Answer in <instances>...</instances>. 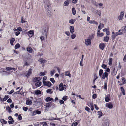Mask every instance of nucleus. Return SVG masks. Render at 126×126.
Here are the masks:
<instances>
[{
    "instance_id": "f257e3e1",
    "label": "nucleus",
    "mask_w": 126,
    "mask_h": 126,
    "mask_svg": "<svg viewBox=\"0 0 126 126\" xmlns=\"http://www.w3.org/2000/svg\"><path fill=\"white\" fill-rule=\"evenodd\" d=\"M45 8L47 10V11H50V10L51 6L49 2L48 1H44ZM48 12V11H47Z\"/></svg>"
},
{
    "instance_id": "f03ea898",
    "label": "nucleus",
    "mask_w": 126,
    "mask_h": 126,
    "mask_svg": "<svg viewBox=\"0 0 126 126\" xmlns=\"http://www.w3.org/2000/svg\"><path fill=\"white\" fill-rule=\"evenodd\" d=\"M54 105V103L51 102L49 103H47L46 105H44V106H45V108H46V110H48L49 108L51 107L52 106H53Z\"/></svg>"
},
{
    "instance_id": "7ed1b4c3",
    "label": "nucleus",
    "mask_w": 126,
    "mask_h": 126,
    "mask_svg": "<svg viewBox=\"0 0 126 126\" xmlns=\"http://www.w3.org/2000/svg\"><path fill=\"white\" fill-rule=\"evenodd\" d=\"M26 33L30 37H32L34 35V31L32 30H30L29 32H26Z\"/></svg>"
},
{
    "instance_id": "20e7f679",
    "label": "nucleus",
    "mask_w": 126,
    "mask_h": 126,
    "mask_svg": "<svg viewBox=\"0 0 126 126\" xmlns=\"http://www.w3.org/2000/svg\"><path fill=\"white\" fill-rule=\"evenodd\" d=\"M59 90L60 91H62L65 88L64 87V86H66L65 85H64L62 83H61L59 85Z\"/></svg>"
},
{
    "instance_id": "39448f33",
    "label": "nucleus",
    "mask_w": 126,
    "mask_h": 126,
    "mask_svg": "<svg viewBox=\"0 0 126 126\" xmlns=\"http://www.w3.org/2000/svg\"><path fill=\"white\" fill-rule=\"evenodd\" d=\"M43 82L44 85L49 87H50L52 85L51 83L49 81H43Z\"/></svg>"
},
{
    "instance_id": "423d86ee",
    "label": "nucleus",
    "mask_w": 126,
    "mask_h": 126,
    "mask_svg": "<svg viewBox=\"0 0 126 126\" xmlns=\"http://www.w3.org/2000/svg\"><path fill=\"white\" fill-rule=\"evenodd\" d=\"M124 12L123 11H121V12L120 15L118 17V19L120 20H122L124 16Z\"/></svg>"
},
{
    "instance_id": "0eeeda50",
    "label": "nucleus",
    "mask_w": 126,
    "mask_h": 126,
    "mask_svg": "<svg viewBox=\"0 0 126 126\" xmlns=\"http://www.w3.org/2000/svg\"><path fill=\"white\" fill-rule=\"evenodd\" d=\"M108 73L106 72H105L102 74V78L104 79H105L106 78H107L108 79Z\"/></svg>"
},
{
    "instance_id": "6e6552de",
    "label": "nucleus",
    "mask_w": 126,
    "mask_h": 126,
    "mask_svg": "<svg viewBox=\"0 0 126 126\" xmlns=\"http://www.w3.org/2000/svg\"><path fill=\"white\" fill-rule=\"evenodd\" d=\"M105 106L106 107L110 109H112L113 107L112 104L110 102L106 103V104Z\"/></svg>"
},
{
    "instance_id": "1a4fd4ad",
    "label": "nucleus",
    "mask_w": 126,
    "mask_h": 126,
    "mask_svg": "<svg viewBox=\"0 0 126 126\" xmlns=\"http://www.w3.org/2000/svg\"><path fill=\"white\" fill-rule=\"evenodd\" d=\"M91 43V40L90 39H85V44L87 46L90 45Z\"/></svg>"
},
{
    "instance_id": "9d476101",
    "label": "nucleus",
    "mask_w": 126,
    "mask_h": 126,
    "mask_svg": "<svg viewBox=\"0 0 126 126\" xmlns=\"http://www.w3.org/2000/svg\"><path fill=\"white\" fill-rule=\"evenodd\" d=\"M32 69L31 68H30L28 71H27V73L26 75H25V76L27 78H28L29 76H30L31 74L32 73Z\"/></svg>"
},
{
    "instance_id": "9b49d317",
    "label": "nucleus",
    "mask_w": 126,
    "mask_h": 126,
    "mask_svg": "<svg viewBox=\"0 0 126 126\" xmlns=\"http://www.w3.org/2000/svg\"><path fill=\"white\" fill-rule=\"evenodd\" d=\"M47 28L48 27H47L46 26L45 27L43 32V35H47Z\"/></svg>"
},
{
    "instance_id": "f8f14e48",
    "label": "nucleus",
    "mask_w": 126,
    "mask_h": 126,
    "mask_svg": "<svg viewBox=\"0 0 126 126\" xmlns=\"http://www.w3.org/2000/svg\"><path fill=\"white\" fill-rule=\"evenodd\" d=\"M110 96L109 94H108L106 95L105 98V101L106 102H108L109 101L110 99Z\"/></svg>"
},
{
    "instance_id": "ddd939ff",
    "label": "nucleus",
    "mask_w": 126,
    "mask_h": 126,
    "mask_svg": "<svg viewBox=\"0 0 126 126\" xmlns=\"http://www.w3.org/2000/svg\"><path fill=\"white\" fill-rule=\"evenodd\" d=\"M41 80L40 78L39 77H37L33 78L32 79V81L35 82L37 81H39Z\"/></svg>"
},
{
    "instance_id": "4468645a",
    "label": "nucleus",
    "mask_w": 126,
    "mask_h": 126,
    "mask_svg": "<svg viewBox=\"0 0 126 126\" xmlns=\"http://www.w3.org/2000/svg\"><path fill=\"white\" fill-rule=\"evenodd\" d=\"M40 62L41 64H43L47 62V61L43 58L40 59L38 60Z\"/></svg>"
},
{
    "instance_id": "2eb2a0df",
    "label": "nucleus",
    "mask_w": 126,
    "mask_h": 126,
    "mask_svg": "<svg viewBox=\"0 0 126 126\" xmlns=\"http://www.w3.org/2000/svg\"><path fill=\"white\" fill-rule=\"evenodd\" d=\"M105 44L104 43H101L99 45L100 48L102 50H103L105 47Z\"/></svg>"
},
{
    "instance_id": "dca6fc26",
    "label": "nucleus",
    "mask_w": 126,
    "mask_h": 126,
    "mask_svg": "<svg viewBox=\"0 0 126 126\" xmlns=\"http://www.w3.org/2000/svg\"><path fill=\"white\" fill-rule=\"evenodd\" d=\"M45 100L46 102H47L51 101H53L54 100L52 98H51L49 97H47L46 98Z\"/></svg>"
},
{
    "instance_id": "f3484780",
    "label": "nucleus",
    "mask_w": 126,
    "mask_h": 126,
    "mask_svg": "<svg viewBox=\"0 0 126 126\" xmlns=\"http://www.w3.org/2000/svg\"><path fill=\"white\" fill-rule=\"evenodd\" d=\"M26 104L30 106L32 104V102L31 100H27L26 101Z\"/></svg>"
},
{
    "instance_id": "a211bd4d",
    "label": "nucleus",
    "mask_w": 126,
    "mask_h": 126,
    "mask_svg": "<svg viewBox=\"0 0 126 126\" xmlns=\"http://www.w3.org/2000/svg\"><path fill=\"white\" fill-rule=\"evenodd\" d=\"M70 32L72 34H73L75 31L74 27L72 26H70Z\"/></svg>"
},
{
    "instance_id": "6ab92c4d",
    "label": "nucleus",
    "mask_w": 126,
    "mask_h": 126,
    "mask_svg": "<svg viewBox=\"0 0 126 126\" xmlns=\"http://www.w3.org/2000/svg\"><path fill=\"white\" fill-rule=\"evenodd\" d=\"M100 30H98L97 32V35L98 36L102 37L104 35V34L102 33H100Z\"/></svg>"
},
{
    "instance_id": "aec40b11",
    "label": "nucleus",
    "mask_w": 126,
    "mask_h": 126,
    "mask_svg": "<svg viewBox=\"0 0 126 126\" xmlns=\"http://www.w3.org/2000/svg\"><path fill=\"white\" fill-rule=\"evenodd\" d=\"M121 30H119L118 31V32H115L114 33V34L116 36H117L118 35L122 34H123V33L122 32H120Z\"/></svg>"
},
{
    "instance_id": "412c9836",
    "label": "nucleus",
    "mask_w": 126,
    "mask_h": 126,
    "mask_svg": "<svg viewBox=\"0 0 126 126\" xmlns=\"http://www.w3.org/2000/svg\"><path fill=\"white\" fill-rule=\"evenodd\" d=\"M27 51L29 53H32V52L33 50L30 47H28L27 48Z\"/></svg>"
},
{
    "instance_id": "4be33fe9",
    "label": "nucleus",
    "mask_w": 126,
    "mask_h": 126,
    "mask_svg": "<svg viewBox=\"0 0 126 126\" xmlns=\"http://www.w3.org/2000/svg\"><path fill=\"white\" fill-rule=\"evenodd\" d=\"M47 35H44L40 37V39L42 42H43L44 40L46 38L47 39Z\"/></svg>"
},
{
    "instance_id": "5701e85b",
    "label": "nucleus",
    "mask_w": 126,
    "mask_h": 126,
    "mask_svg": "<svg viewBox=\"0 0 126 126\" xmlns=\"http://www.w3.org/2000/svg\"><path fill=\"white\" fill-rule=\"evenodd\" d=\"M120 30L123 32H126V25L125 26H123L122 27Z\"/></svg>"
},
{
    "instance_id": "b1692460",
    "label": "nucleus",
    "mask_w": 126,
    "mask_h": 126,
    "mask_svg": "<svg viewBox=\"0 0 126 126\" xmlns=\"http://www.w3.org/2000/svg\"><path fill=\"white\" fill-rule=\"evenodd\" d=\"M104 25L102 23H100L98 27V30H101L104 27Z\"/></svg>"
},
{
    "instance_id": "393cba45",
    "label": "nucleus",
    "mask_w": 126,
    "mask_h": 126,
    "mask_svg": "<svg viewBox=\"0 0 126 126\" xmlns=\"http://www.w3.org/2000/svg\"><path fill=\"white\" fill-rule=\"evenodd\" d=\"M89 23L91 24H95L96 25H97L98 24V23L96 21L93 20H90L88 22Z\"/></svg>"
},
{
    "instance_id": "a878e982",
    "label": "nucleus",
    "mask_w": 126,
    "mask_h": 126,
    "mask_svg": "<svg viewBox=\"0 0 126 126\" xmlns=\"http://www.w3.org/2000/svg\"><path fill=\"white\" fill-rule=\"evenodd\" d=\"M103 70L101 69H100L99 72V75L100 77L101 78L102 74H103Z\"/></svg>"
},
{
    "instance_id": "bb28decb",
    "label": "nucleus",
    "mask_w": 126,
    "mask_h": 126,
    "mask_svg": "<svg viewBox=\"0 0 126 126\" xmlns=\"http://www.w3.org/2000/svg\"><path fill=\"white\" fill-rule=\"evenodd\" d=\"M41 82L39 81L35 84V85L37 87H39L41 85Z\"/></svg>"
},
{
    "instance_id": "cd10ccee",
    "label": "nucleus",
    "mask_w": 126,
    "mask_h": 126,
    "mask_svg": "<svg viewBox=\"0 0 126 126\" xmlns=\"http://www.w3.org/2000/svg\"><path fill=\"white\" fill-rule=\"evenodd\" d=\"M0 121L1 123L2 124H6L7 123V122L4 119H0Z\"/></svg>"
},
{
    "instance_id": "c85d7f7f",
    "label": "nucleus",
    "mask_w": 126,
    "mask_h": 126,
    "mask_svg": "<svg viewBox=\"0 0 126 126\" xmlns=\"http://www.w3.org/2000/svg\"><path fill=\"white\" fill-rule=\"evenodd\" d=\"M15 40V39L14 38H12L10 40V43L11 45L13 46L14 45L13 43Z\"/></svg>"
},
{
    "instance_id": "c756f323",
    "label": "nucleus",
    "mask_w": 126,
    "mask_h": 126,
    "mask_svg": "<svg viewBox=\"0 0 126 126\" xmlns=\"http://www.w3.org/2000/svg\"><path fill=\"white\" fill-rule=\"evenodd\" d=\"M9 95H5L4 96V97L3 98V101H6L7 99L9 97Z\"/></svg>"
},
{
    "instance_id": "7c9ffc66",
    "label": "nucleus",
    "mask_w": 126,
    "mask_h": 126,
    "mask_svg": "<svg viewBox=\"0 0 126 126\" xmlns=\"http://www.w3.org/2000/svg\"><path fill=\"white\" fill-rule=\"evenodd\" d=\"M35 93L36 94H41V92L40 90H37L35 92Z\"/></svg>"
},
{
    "instance_id": "2f4dec72",
    "label": "nucleus",
    "mask_w": 126,
    "mask_h": 126,
    "mask_svg": "<svg viewBox=\"0 0 126 126\" xmlns=\"http://www.w3.org/2000/svg\"><path fill=\"white\" fill-rule=\"evenodd\" d=\"M22 88H21L19 90V91L15 92L14 93V94H22L21 93H20V91L22 89Z\"/></svg>"
},
{
    "instance_id": "473e14b6",
    "label": "nucleus",
    "mask_w": 126,
    "mask_h": 126,
    "mask_svg": "<svg viewBox=\"0 0 126 126\" xmlns=\"http://www.w3.org/2000/svg\"><path fill=\"white\" fill-rule=\"evenodd\" d=\"M51 89H49L47 90L46 91V92L47 93H48L49 94H51L53 92L52 91H51Z\"/></svg>"
},
{
    "instance_id": "72a5a7b5",
    "label": "nucleus",
    "mask_w": 126,
    "mask_h": 126,
    "mask_svg": "<svg viewBox=\"0 0 126 126\" xmlns=\"http://www.w3.org/2000/svg\"><path fill=\"white\" fill-rule=\"evenodd\" d=\"M120 89H121L122 93H123V95H125V91L123 87H121L120 88Z\"/></svg>"
},
{
    "instance_id": "f704fd0d",
    "label": "nucleus",
    "mask_w": 126,
    "mask_h": 126,
    "mask_svg": "<svg viewBox=\"0 0 126 126\" xmlns=\"http://www.w3.org/2000/svg\"><path fill=\"white\" fill-rule=\"evenodd\" d=\"M89 106L91 108V110H93L94 108L93 103H90V105Z\"/></svg>"
},
{
    "instance_id": "c9c22d12",
    "label": "nucleus",
    "mask_w": 126,
    "mask_h": 126,
    "mask_svg": "<svg viewBox=\"0 0 126 126\" xmlns=\"http://www.w3.org/2000/svg\"><path fill=\"white\" fill-rule=\"evenodd\" d=\"M98 114L99 115L98 117V118H100V117H101L103 113L101 111H99L97 112Z\"/></svg>"
},
{
    "instance_id": "e433bc0d",
    "label": "nucleus",
    "mask_w": 126,
    "mask_h": 126,
    "mask_svg": "<svg viewBox=\"0 0 126 126\" xmlns=\"http://www.w3.org/2000/svg\"><path fill=\"white\" fill-rule=\"evenodd\" d=\"M6 110H8V112L9 113L11 112L12 111L11 110V108L9 106L6 107Z\"/></svg>"
},
{
    "instance_id": "4c0bfd02",
    "label": "nucleus",
    "mask_w": 126,
    "mask_h": 126,
    "mask_svg": "<svg viewBox=\"0 0 126 126\" xmlns=\"http://www.w3.org/2000/svg\"><path fill=\"white\" fill-rule=\"evenodd\" d=\"M109 39V37L108 36H106L105 37H104V40L105 42H108Z\"/></svg>"
},
{
    "instance_id": "58836bf2",
    "label": "nucleus",
    "mask_w": 126,
    "mask_h": 126,
    "mask_svg": "<svg viewBox=\"0 0 126 126\" xmlns=\"http://www.w3.org/2000/svg\"><path fill=\"white\" fill-rule=\"evenodd\" d=\"M65 75L66 76H68L70 77H71V74H70L69 72V71L66 72L65 74Z\"/></svg>"
},
{
    "instance_id": "ea45409f",
    "label": "nucleus",
    "mask_w": 126,
    "mask_h": 126,
    "mask_svg": "<svg viewBox=\"0 0 126 126\" xmlns=\"http://www.w3.org/2000/svg\"><path fill=\"white\" fill-rule=\"evenodd\" d=\"M75 21V19H71L70 20H69V23L71 24H73L74 23Z\"/></svg>"
},
{
    "instance_id": "a19ab883",
    "label": "nucleus",
    "mask_w": 126,
    "mask_h": 126,
    "mask_svg": "<svg viewBox=\"0 0 126 126\" xmlns=\"http://www.w3.org/2000/svg\"><path fill=\"white\" fill-rule=\"evenodd\" d=\"M69 4V1L68 0H67L66 1H65L64 2V6H67Z\"/></svg>"
},
{
    "instance_id": "79ce46f5",
    "label": "nucleus",
    "mask_w": 126,
    "mask_h": 126,
    "mask_svg": "<svg viewBox=\"0 0 126 126\" xmlns=\"http://www.w3.org/2000/svg\"><path fill=\"white\" fill-rule=\"evenodd\" d=\"M20 47V45L19 43L17 44L15 46V48L16 49L19 48Z\"/></svg>"
},
{
    "instance_id": "37998d69",
    "label": "nucleus",
    "mask_w": 126,
    "mask_h": 126,
    "mask_svg": "<svg viewBox=\"0 0 126 126\" xmlns=\"http://www.w3.org/2000/svg\"><path fill=\"white\" fill-rule=\"evenodd\" d=\"M47 72L46 71H45L44 72H40L39 74L40 76H44L45 75L46 73Z\"/></svg>"
},
{
    "instance_id": "c03bdc74",
    "label": "nucleus",
    "mask_w": 126,
    "mask_h": 126,
    "mask_svg": "<svg viewBox=\"0 0 126 126\" xmlns=\"http://www.w3.org/2000/svg\"><path fill=\"white\" fill-rule=\"evenodd\" d=\"M72 12L73 15H74L76 14V11L74 8H73L72 9Z\"/></svg>"
},
{
    "instance_id": "a18cd8bd",
    "label": "nucleus",
    "mask_w": 126,
    "mask_h": 126,
    "mask_svg": "<svg viewBox=\"0 0 126 126\" xmlns=\"http://www.w3.org/2000/svg\"><path fill=\"white\" fill-rule=\"evenodd\" d=\"M112 58H110L109 60V64L111 65L112 62Z\"/></svg>"
},
{
    "instance_id": "49530a36",
    "label": "nucleus",
    "mask_w": 126,
    "mask_h": 126,
    "mask_svg": "<svg viewBox=\"0 0 126 126\" xmlns=\"http://www.w3.org/2000/svg\"><path fill=\"white\" fill-rule=\"evenodd\" d=\"M122 82L123 83V84H125L126 83V79H125L124 78V77H122Z\"/></svg>"
},
{
    "instance_id": "de8ad7c7",
    "label": "nucleus",
    "mask_w": 126,
    "mask_h": 126,
    "mask_svg": "<svg viewBox=\"0 0 126 126\" xmlns=\"http://www.w3.org/2000/svg\"><path fill=\"white\" fill-rule=\"evenodd\" d=\"M36 113L35 111V110H34V111L32 112L31 113V115L32 116H34L36 115Z\"/></svg>"
},
{
    "instance_id": "09e8293b",
    "label": "nucleus",
    "mask_w": 126,
    "mask_h": 126,
    "mask_svg": "<svg viewBox=\"0 0 126 126\" xmlns=\"http://www.w3.org/2000/svg\"><path fill=\"white\" fill-rule=\"evenodd\" d=\"M96 13L98 14L99 16H100L101 11L100 10H97Z\"/></svg>"
},
{
    "instance_id": "8fccbe9b",
    "label": "nucleus",
    "mask_w": 126,
    "mask_h": 126,
    "mask_svg": "<svg viewBox=\"0 0 126 126\" xmlns=\"http://www.w3.org/2000/svg\"><path fill=\"white\" fill-rule=\"evenodd\" d=\"M36 114H41V112L40 111H39L38 110H35Z\"/></svg>"
},
{
    "instance_id": "3c124183",
    "label": "nucleus",
    "mask_w": 126,
    "mask_h": 126,
    "mask_svg": "<svg viewBox=\"0 0 126 126\" xmlns=\"http://www.w3.org/2000/svg\"><path fill=\"white\" fill-rule=\"evenodd\" d=\"M55 72V70H53L52 71L50 72V75L51 76L53 75L54 74Z\"/></svg>"
},
{
    "instance_id": "603ef678",
    "label": "nucleus",
    "mask_w": 126,
    "mask_h": 126,
    "mask_svg": "<svg viewBox=\"0 0 126 126\" xmlns=\"http://www.w3.org/2000/svg\"><path fill=\"white\" fill-rule=\"evenodd\" d=\"M50 81L52 82L54 84L55 82V81L54 79L53 78H51L50 79Z\"/></svg>"
},
{
    "instance_id": "864d4df0",
    "label": "nucleus",
    "mask_w": 126,
    "mask_h": 126,
    "mask_svg": "<svg viewBox=\"0 0 126 126\" xmlns=\"http://www.w3.org/2000/svg\"><path fill=\"white\" fill-rule=\"evenodd\" d=\"M22 109L24 111H26L28 109V108L26 107H23L22 108Z\"/></svg>"
},
{
    "instance_id": "5fc2aeb1",
    "label": "nucleus",
    "mask_w": 126,
    "mask_h": 126,
    "mask_svg": "<svg viewBox=\"0 0 126 126\" xmlns=\"http://www.w3.org/2000/svg\"><path fill=\"white\" fill-rule=\"evenodd\" d=\"M85 110L88 111L89 112H90V109L88 107H86L85 108Z\"/></svg>"
},
{
    "instance_id": "6e6d98bb",
    "label": "nucleus",
    "mask_w": 126,
    "mask_h": 126,
    "mask_svg": "<svg viewBox=\"0 0 126 126\" xmlns=\"http://www.w3.org/2000/svg\"><path fill=\"white\" fill-rule=\"evenodd\" d=\"M104 89L106 90L107 89V84L106 82H105Z\"/></svg>"
},
{
    "instance_id": "4d7b16f0",
    "label": "nucleus",
    "mask_w": 126,
    "mask_h": 126,
    "mask_svg": "<svg viewBox=\"0 0 126 126\" xmlns=\"http://www.w3.org/2000/svg\"><path fill=\"white\" fill-rule=\"evenodd\" d=\"M67 99V96H64L63 97L62 99L64 101H66Z\"/></svg>"
},
{
    "instance_id": "13d9d810",
    "label": "nucleus",
    "mask_w": 126,
    "mask_h": 126,
    "mask_svg": "<svg viewBox=\"0 0 126 126\" xmlns=\"http://www.w3.org/2000/svg\"><path fill=\"white\" fill-rule=\"evenodd\" d=\"M101 66L103 68L105 69H106L107 67V66L104 64H103Z\"/></svg>"
},
{
    "instance_id": "bf43d9fd",
    "label": "nucleus",
    "mask_w": 126,
    "mask_h": 126,
    "mask_svg": "<svg viewBox=\"0 0 126 126\" xmlns=\"http://www.w3.org/2000/svg\"><path fill=\"white\" fill-rule=\"evenodd\" d=\"M40 124H42L43 125V126H46L47 125V123L45 122H40Z\"/></svg>"
},
{
    "instance_id": "052dcab7",
    "label": "nucleus",
    "mask_w": 126,
    "mask_h": 126,
    "mask_svg": "<svg viewBox=\"0 0 126 126\" xmlns=\"http://www.w3.org/2000/svg\"><path fill=\"white\" fill-rule=\"evenodd\" d=\"M14 120H13L11 121H8V122L9 124H12L14 123Z\"/></svg>"
},
{
    "instance_id": "680f3d73",
    "label": "nucleus",
    "mask_w": 126,
    "mask_h": 126,
    "mask_svg": "<svg viewBox=\"0 0 126 126\" xmlns=\"http://www.w3.org/2000/svg\"><path fill=\"white\" fill-rule=\"evenodd\" d=\"M76 35L74 34H72L71 36V38L72 39H74L76 37Z\"/></svg>"
},
{
    "instance_id": "e2e57ef3",
    "label": "nucleus",
    "mask_w": 126,
    "mask_h": 126,
    "mask_svg": "<svg viewBox=\"0 0 126 126\" xmlns=\"http://www.w3.org/2000/svg\"><path fill=\"white\" fill-rule=\"evenodd\" d=\"M18 119L19 120H21L22 119V117L20 114H19L18 117Z\"/></svg>"
},
{
    "instance_id": "0e129e2a",
    "label": "nucleus",
    "mask_w": 126,
    "mask_h": 126,
    "mask_svg": "<svg viewBox=\"0 0 126 126\" xmlns=\"http://www.w3.org/2000/svg\"><path fill=\"white\" fill-rule=\"evenodd\" d=\"M21 22L22 23H25L27 22V21H26L24 20V18H23V17H21Z\"/></svg>"
},
{
    "instance_id": "69168bd1",
    "label": "nucleus",
    "mask_w": 126,
    "mask_h": 126,
    "mask_svg": "<svg viewBox=\"0 0 126 126\" xmlns=\"http://www.w3.org/2000/svg\"><path fill=\"white\" fill-rule=\"evenodd\" d=\"M92 98L94 99H95L97 97V95L96 94H94L92 96Z\"/></svg>"
},
{
    "instance_id": "338daca9",
    "label": "nucleus",
    "mask_w": 126,
    "mask_h": 126,
    "mask_svg": "<svg viewBox=\"0 0 126 126\" xmlns=\"http://www.w3.org/2000/svg\"><path fill=\"white\" fill-rule=\"evenodd\" d=\"M43 55V53H41L40 52H38L37 53V56H41Z\"/></svg>"
},
{
    "instance_id": "774afa93",
    "label": "nucleus",
    "mask_w": 126,
    "mask_h": 126,
    "mask_svg": "<svg viewBox=\"0 0 126 126\" xmlns=\"http://www.w3.org/2000/svg\"><path fill=\"white\" fill-rule=\"evenodd\" d=\"M12 100H11V98H9V99H8L7 100V102H8V103H11L12 102Z\"/></svg>"
}]
</instances>
